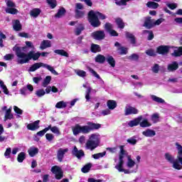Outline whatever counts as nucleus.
<instances>
[{"instance_id": "29", "label": "nucleus", "mask_w": 182, "mask_h": 182, "mask_svg": "<svg viewBox=\"0 0 182 182\" xmlns=\"http://www.w3.org/2000/svg\"><path fill=\"white\" fill-rule=\"evenodd\" d=\"M107 106L110 110H114L117 107V103L114 100H109L107 102Z\"/></svg>"}, {"instance_id": "22", "label": "nucleus", "mask_w": 182, "mask_h": 182, "mask_svg": "<svg viewBox=\"0 0 182 182\" xmlns=\"http://www.w3.org/2000/svg\"><path fill=\"white\" fill-rule=\"evenodd\" d=\"M142 134L145 136V137H154V136H156V131L147 129L142 132Z\"/></svg>"}, {"instance_id": "53", "label": "nucleus", "mask_w": 182, "mask_h": 182, "mask_svg": "<svg viewBox=\"0 0 182 182\" xmlns=\"http://www.w3.org/2000/svg\"><path fill=\"white\" fill-rule=\"evenodd\" d=\"M83 31H85V27L81 24L80 25L79 28L75 29V33L77 36H79V35H80Z\"/></svg>"}, {"instance_id": "54", "label": "nucleus", "mask_w": 182, "mask_h": 182, "mask_svg": "<svg viewBox=\"0 0 182 182\" xmlns=\"http://www.w3.org/2000/svg\"><path fill=\"white\" fill-rule=\"evenodd\" d=\"M139 56L136 53H133L131 55L128 57L129 60H134L135 62H137L139 60Z\"/></svg>"}, {"instance_id": "18", "label": "nucleus", "mask_w": 182, "mask_h": 182, "mask_svg": "<svg viewBox=\"0 0 182 182\" xmlns=\"http://www.w3.org/2000/svg\"><path fill=\"white\" fill-rule=\"evenodd\" d=\"M39 123H41V121L37 120L33 123L27 124L28 130H31V132H35V130H38V129H39Z\"/></svg>"}, {"instance_id": "42", "label": "nucleus", "mask_w": 182, "mask_h": 182, "mask_svg": "<svg viewBox=\"0 0 182 182\" xmlns=\"http://www.w3.org/2000/svg\"><path fill=\"white\" fill-rule=\"evenodd\" d=\"M140 127H150L151 126V124L149 122V120L147 119H143L142 122H139Z\"/></svg>"}, {"instance_id": "27", "label": "nucleus", "mask_w": 182, "mask_h": 182, "mask_svg": "<svg viewBox=\"0 0 182 182\" xmlns=\"http://www.w3.org/2000/svg\"><path fill=\"white\" fill-rule=\"evenodd\" d=\"M50 46H52V44H50V41L43 40L41 43L40 49H41V50H43L47 48H50Z\"/></svg>"}, {"instance_id": "21", "label": "nucleus", "mask_w": 182, "mask_h": 182, "mask_svg": "<svg viewBox=\"0 0 182 182\" xmlns=\"http://www.w3.org/2000/svg\"><path fill=\"white\" fill-rule=\"evenodd\" d=\"M173 53H171V56H173V58H178L180 56H182V46L181 47H173Z\"/></svg>"}, {"instance_id": "10", "label": "nucleus", "mask_w": 182, "mask_h": 182, "mask_svg": "<svg viewBox=\"0 0 182 182\" xmlns=\"http://www.w3.org/2000/svg\"><path fill=\"white\" fill-rule=\"evenodd\" d=\"M68 151H69V149L68 148H65V149H59L57 151V159L58 160V161H60V163H62V161H63V159L65 158V154H66V153H68Z\"/></svg>"}, {"instance_id": "14", "label": "nucleus", "mask_w": 182, "mask_h": 182, "mask_svg": "<svg viewBox=\"0 0 182 182\" xmlns=\"http://www.w3.org/2000/svg\"><path fill=\"white\" fill-rule=\"evenodd\" d=\"M124 112L125 116H129V114H137V113H139V110L129 105H127L125 107Z\"/></svg>"}, {"instance_id": "28", "label": "nucleus", "mask_w": 182, "mask_h": 182, "mask_svg": "<svg viewBox=\"0 0 182 182\" xmlns=\"http://www.w3.org/2000/svg\"><path fill=\"white\" fill-rule=\"evenodd\" d=\"M66 15V9L65 8L61 7L60 9H58L57 14L55 15V18H63V16H65Z\"/></svg>"}, {"instance_id": "55", "label": "nucleus", "mask_w": 182, "mask_h": 182, "mask_svg": "<svg viewBox=\"0 0 182 182\" xmlns=\"http://www.w3.org/2000/svg\"><path fill=\"white\" fill-rule=\"evenodd\" d=\"M105 31H107V32H109L110 31L113 30V24L110 23H106L105 24L104 26Z\"/></svg>"}, {"instance_id": "62", "label": "nucleus", "mask_w": 182, "mask_h": 182, "mask_svg": "<svg viewBox=\"0 0 182 182\" xmlns=\"http://www.w3.org/2000/svg\"><path fill=\"white\" fill-rule=\"evenodd\" d=\"M46 139L48 141H52L55 139V136L53 134H46Z\"/></svg>"}, {"instance_id": "12", "label": "nucleus", "mask_w": 182, "mask_h": 182, "mask_svg": "<svg viewBox=\"0 0 182 182\" xmlns=\"http://www.w3.org/2000/svg\"><path fill=\"white\" fill-rule=\"evenodd\" d=\"M143 26L146 28V29L154 28V19H151L150 16L146 17Z\"/></svg>"}, {"instance_id": "50", "label": "nucleus", "mask_w": 182, "mask_h": 182, "mask_svg": "<svg viewBox=\"0 0 182 182\" xmlns=\"http://www.w3.org/2000/svg\"><path fill=\"white\" fill-rule=\"evenodd\" d=\"M104 156H106V151L93 154L92 156V159H95V160H99V159L104 157Z\"/></svg>"}, {"instance_id": "38", "label": "nucleus", "mask_w": 182, "mask_h": 182, "mask_svg": "<svg viewBox=\"0 0 182 182\" xmlns=\"http://www.w3.org/2000/svg\"><path fill=\"white\" fill-rule=\"evenodd\" d=\"M12 107L9 108L5 114V119L11 120V119H14V114H12Z\"/></svg>"}, {"instance_id": "25", "label": "nucleus", "mask_w": 182, "mask_h": 182, "mask_svg": "<svg viewBox=\"0 0 182 182\" xmlns=\"http://www.w3.org/2000/svg\"><path fill=\"white\" fill-rule=\"evenodd\" d=\"M28 153L30 157H35V156L39 153V149L36 147H31L28 149Z\"/></svg>"}, {"instance_id": "5", "label": "nucleus", "mask_w": 182, "mask_h": 182, "mask_svg": "<svg viewBox=\"0 0 182 182\" xmlns=\"http://www.w3.org/2000/svg\"><path fill=\"white\" fill-rule=\"evenodd\" d=\"M41 68H45L46 69L51 72L53 75H55V76H58L59 75L58 72L55 70L53 67L41 62L35 63L34 64L31 65V67L28 68V72H36V70H38V69H41Z\"/></svg>"}, {"instance_id": "3", "label": "nucleus", "mask_w": 182, "mask_h": 182, "mask_svg": "<svg viewBox=\"0 0 182 182\" xmlns=\"http://www.w3.org/2000/svg\"><path fill=\"white\" fill-rule=\"evenodd\" d=\"M49 55L48 52L40 53L39 51L35 52L33 50L30 51L27 54H23V63H29V60H38L41 56L46 58Z\"/></svg>"}, {"instance_id": "64", "label": "nucleus", "mask_w": 182, "mask_h": 182, "mask_svg": "<svg viewBox=\"0 0 182 182\" xmlns=\"http://www.w3.org/2000/svg\"><path fill=\"white\" fill-rule=\"evenodd\" d=\"M88 182H103L102 179H95L93 178H89L87 180Z\"/></svg>"}, {"instance_id": "41", "label": "nucleus", "mask_w": 182, "mask_h": 182, "mask_svg": "<svg viewBox=\"0 0 182 182\" xmlns=\"http://www.w3.org/2000/svg\"><path fill=\"white\" fill-rule=\"evenodd\" d=\"M50 80H52V77L50 75L46 76L42 83V86L43 87H46V86H48V85H49V83H50Z\"/></svg>"}, {"instance_id": "2", "label": "nucleus", "mask_w": 182, "mask_h": 182, "mask_svg": "<svg viewBox=\"0 0 182 182\" xmlns=\"http://www.w3.org/2000/svg\"><path fill=\"white\" fill-rule=\"evenodd\" d=\"M106 18H107L106 15L99 11H95L93 10H91L88 13V21L90 22L91 26H92L93 28H99V26L102 25V22H100V20L104 21V19H106Z\"/></svg>"}, {"instance_id": "57", "label": "nucleus", "mask_w": 182, "mask_h": 182, "mask_svg": "<svg viewBox=\"0 0 182 182\" xmlns=\"http://www.w3.org/2000/svg\"><path fill=\"white\" fill-rule=\"evenodd\" d=\"M27 48H29L30 49H35L33 43L31 41H26V46L23 47V50H26Z\"/></svg>"}, {"instance_id": "43", "label": "nucleus", "mask_w": 182, "mask_h": 182, "mask_svg": "<svg viewBox=\"0 0 182 182\" xmlns=\"http://www.w3.org/2000/svg\"><path fill=\"white\" fill-rule=\"evenodd\" d=\"M89 70L92 73V76H94L97 79H99L100 80H101V83H103V84L105 83V81H103V80H102V78L100 77V75H99V74H97V73H96V71H95V70L90 68Z\"/></svg>"}, {"instance_id": "61", "label": "nucleus", "mask_w": 182, "mask_h": 182, "mask_svg": "<svg viewBox=\"0 0 182 182\" xmlns=\"http://www.w3.org/2000/svg\"><path fill=\"white\" fill-rule=\"evenodd\" d=\"M7 8H16V4L11 0L7 1L6 2Z\"/></svg>"}, {"instance_id": "23", "label": "nucleus", "mask_w": 182, "mask_h": 182, "mask_svg": "<svg viewBox=\"0 0 182 182\" xmlns=\"http://www.w3.org/2000/svg\"><path fill=\"white\" fill-rule=\"evenodd\" d=\"M150 97L151 100H153V102H156V103H159L161 105H166V101L163 98H161L154 95H151Z\"/></svg>"}, {"instance_id": "1", "label": "nucleus", "mask_w": 182, "mask_h": 182, "mask_svg": "<svg viewBox=\"0 0 182 182\" xmlns=\"http://www.w3.org/2000/svg\"><path fill=\"white\" fill-rule=\"evenodd\" d=\"M102 127V124L95 123L92 122H87V125L81 126L79 124H77L72 128L73 133L74 136H77V134H89L90 132H93V130H99Z\"/></svg>"}, {"instance_id": "20", "label": "nucleus", "mask_w": 182, "mask_h": 182, "mask_svg": "<svg viewBox=\"0 0 182 182\" xmlns=\"http://www.w3.org/2000/svg\"><path fill=\"white\" fill-rule=\"evenodd\" d=\"M176 149L178 150V155H177V159L179 164H181L182 166V146L176 143Z\"/></svg>"}, {"instance_id": "16", "label": "nucleus", "mask_w": 182, "mask_h": 182, "mask_svg": "<svg viewBox=\"0 0 182 182\" xmlns=\"http://www.w3.org/2000/svg\"><path fill=\"white\" fill-rule=\"evenodd\" d=\"M141 120H143V117L139 116V117L129 121L128 122L127 125L129 126V127H134L136 126H139V124H140V122H141Z\"/></svg>"}, {"instance_id": "44", "label": "nucleus", "mask_w": 182, "mask_h": 182, "mask_svg": "<svg viewBox=\"0 0 182 182\" xmlns=\"http://www.w3.org/2000/svg\"><path fill=\"white\" fill-rule=\"evenodd\" d=\"M127 159H128V161H127V167H129V168H132V167H134V164H136V162H134V161L132 159L130 156H128Z\"/></svg>"}, {"instance_id": "31", "label": "nucleus", "mask_w": 182, "mask_h": 182, "mask_svg": "<svg viewBox=\"0 0 182 182\" xmlns=\"http://www.w3.org/2000/svg\"><path fill=\"white\" fill-rule=\"evenodd\" d=\"M95 62H97V63L103 64L106 62V57L102 54H99L95 57Z\"/></svg>"}, {"instance_id": "58", "label": "nucleus", "mask_w": 182, "mask_h": 182, "mask_svg": "<svg viewBox=\"0 0 182 182\" xmlns=\"http://www.w3.org/2000/svg\"><path fill=\"white\" fill-rule=\"evenodd\" d=\"M52 133H54V134H57V136H60V131L59 130V128L58 127H51V131Z\"/></svg>"}, {"instance_id": "34", "label": "nucleus", "mask_w": 182, "mask_h": 182, "mask_svg": "<svg viewBox=\"0 0 182 182\" xmlns=\"http://www.w3.org/2000/svg\"><path fill=\"white\" fill-rule=\"evenodd\" d=\"M100 50H102L100 46L93 43L91 45V52H92V53H97V52H100Z\"/></svg>"}, {"instance_id": "6", "label": "nucleus", "mask_w": 182, "mask_h": 182, "mask_svg": "<svg viewBox=\"0 0 182 182\" xmlns=\"http://www.w3.org/2000/svg\"><path fill=\"white\" fill-rule=\"evenodd\" d=\"M165 159L168 162L171 163L172 165L173 168H175V170H181L182 166L180 164V162H178V159L177 158L176 160L174 159V157L168 154H165Z\"/></svg>"}, {"instance_id": "32", "label": "nucleus", "mask_w": 182, "mask_h": 182, "mask_svg": "<svg viewBox=\"0 0 182 182\" xmlns=\"http://www.w3.org/2000/svg\"><path fill=\"white\" fill-rule=\"evenodd\" d=\"M177 69H178V63H177V62H173L168 65V72H174V70H177Z\"/></svg>"}, {"instance_id": "33", "label": "nucleus", "mask_w": 182, "mask_h": 182, "mask_svg": "<svg viewBox=\"0 0 182 182\" xmlns=\"http://www.w3.org/2000/svg\"><path fill=\"white\" fill-rule=\"evenodd\" d=\"M30 15L33 18H38L39 15H41V9H33L30 11Z\"/></svg>"}, {"instance_id": "56", "label": "nucleus", "mask_w": 182, "mask_h": 182, "mask_svg": "<svg viewBox=\"0 0 182 182\" xmlns=\"http://www.w3.org/2000/svg\"><path fill=\"white\" fill-rule=\"evenodd\" d=\"M75 73L76 75H77V76H80V77H86V72L83 71L82 70H75Z\"/></svg>"}, {"instance_id": "7", "label": "nucleus", "mask_w": 182, "mask_h": 182, "mask_svg": "<svg viewBox=\"0 0 182 182\" xmlns=\"http://www.w3.org/2000/svg\"><path fill=\"white\" fill-rule=\"evenodd\" d=\"M92 38L95 41H103L106 38V33L103 31H97L91 33Z\"/></svg>"}, {"instance_id": "8", "label": "nucleus", "mask_w": 182, "mask_h": 182, "mask_svg": "<svg viewBox=\"0 0 182 182\" xmlns=\"http://www.w3.org/2000/svg\"><path fill=\"white\" fill-rule=\"evenodd\" d=\"M51 171L55 175V178L57 180H60V178L63 177V171H62V168L58 166H53L51 168Z\"/></svg>"}, {"instance_id": "9", "label": "nucleus", "mask_w": 182, "mask_h": 182, "mask_svg": "<svg viewBox=\"0 0 182 182\" xmlns=\"http://www.w3.org/2000/svg\"><path fill=\"white\" fill-rule=\"evenodd\" d=\"M123 159H124V155L119 154V164L115 166V168H117V170H118V171H119L120 173L124 171L125 174H127V171L123 168V164H124V161H123Z\"/></svg>"}, {"instance_id": "35", "label": "nucleus", "mask_w": 182, "mask_h": 182, "mask_svg": "<svg viewBox=\"0 0 182 182\" xmlns=\"http://www.w3.org/2000/svg\"><path fill=\"white\" fill-rule=\"evenodd\" d=\"M54 53L57 55H60V56H65V58H69V53L66 52L65 50H55Z\"/></svg>"}, {"instance_id": "49", "label": "nucleus", "mask_w": 182, "mask_h": 182, "mask_svg": "<svg viewBox=\"0 0 182 182\" xmlns=\"http://www.w3.org/2000/svg\"><path fill=\"white\" fill-rule=\"evenodd\" d=\"M117 25L118 26V28L120 29H123L124 28V23L123 22V20L120 18H118L116 19Z\"/></svg>"}, {"instance_id": "26", "label": "nucleus", "mask_w": 182, "mask_h": 182, "mask_svg": "<svg viewBox=\"0 0 182 182\" xmlns=\"http://www.w3.org/2000/svg\"><path fill=\"white\" fill-rule=\"evenodd\" d=\"M82 86L85 89L87 88L85 99H86L87 102H89V100H90V93L92 92V87H87V83L83 84Z\"/></svg>"}, {"instance_id": "48", "label": "nucleus", "mask_w": 182, "mask_h": 182, "mask_svg": "<svg viewBox=\"0 0 182 182\" xmlns=\"http://www.w3.org/2000/svg\"><path fill=\"white\" fill-rule=\"evenodd\" d=\"M66 106L67 104L64 101H60L55 105L56 109H65Z\"/></svg>"}, {"instance_id": "13", "label": "nucleus", "mask_w": 182, "mask_h": 182, "mask_svg": "<svg viewBox=\"0 0 182 182\" xmlns=\"http://www.w3.org/2000/svg\"><path fill=\"white\" fill-rule=\"evenodd\" d=\"M14 52H15L17 58H23V47L19 46V44H16L14 48H13Z\"/></svg>"}, {"instance_id": "19", "label": "nucleus", "mask_w": 182, "mask_h": 182, "mask_svg": "<svg viewBox=\"0 0 182 182\" xmlns=\"http://www.w3.org/2000/svg\"><path fill=\"white\" fill-rule=\"evenodd\" d=\"M12 23L14 31H16V32L22 31V24H21V21L18 19L13 20Z\"/></svg>"}, {"instance_id": "37", "label": "nucleus", "mask_w": 182, "mask_h": 182, "mask_svg": "<svg viewBox=\"0 0 182 182\" xmlns=\"http://www.w3.org/2000/svg\"><path fill=\"white\" fill-rule=\"evenodd\" d=\"M144 35H148V41H152L154 38V34L152 31L144 30L143 31Z\"/></svg>"}, {"instance_id": "15", "label": "nucleus", "mask_w": 182, "mask_h": 182, "mask_svg": "<svg viewBox=\"0 0 182 182\" xmlns=\"http://www.w3.org/2000/svg\"><path fill=\"white\" fill-rule=\"evenodd\" d=\"M170 50V46H161L156 48V53L159 55H167Z\"/></svg>"}, {"instance_id": "30", "label": "nucleus", "mask_w": 182, "mask_h": 182, "mask_svg": "<svg viewBox=\"0 0 182 182\" xmlns=\"http://www.w3.org/2000/svg\"><path fill=\"white\" fill-rule=\"evenodd\" d=\"M105 60H107V63L112 66V68H114L116 66V60L112 55H107Z\"/></svg>"}, {"instance_id": "17", "label": "nucleus", "mask_w": 182, "mask_h": 182, "mask_svg": "<svg viewBox=\"0 0 182 182\" xmlns=\"http://www.w3.org/2000/svg\"><path fill=\"white\" fill-rule=\"evenodd\" d=\"M114 46H116L117 48V50L119 53V55H127L128 53V48L122 46V45L120 44V43L119 42H115L114 43Z\"/></svg>"}, {"instance_id": "4", "label": "nucleus", "mask_w": 182, "mask_h": 182, "mask_svg": "<svg viewBox=\"0 0 182 182\" xmlns=\"http://www.w3.org/2000/svg\"><path fill=\"white\" fill-rule=\"evenodd\" d=\"M99 144H100L99 134H92L85 143V149L87 150H91V151H93V150H95V149H96Z\"/></svg>"}, {"instance_id": "24", "label": "nucleus", "mask_w": 182, "mask_h": 182, "mask_svg": "<svg viewBox=\"0 0 182 182\" xmlns=\"http://www.w3.org/2000/svg\"><path fill=\"white\" fill-rule=\"evenodd\" d=\"M125 35L127 39H130V43H132L133 46H136V37L134 36V35L129 32H126Z\"/></svg>"}, {"instance_id": "40", "label": "nucleus", "mask_w": 182, "mask_h": 182, "mask_svg": "<svg viewBox=\"0 0 182 182\" xmlns=\"http://www.w3.org/2000/svg\"><path fill=\"white\" fill-rule=\"evenodd\" d=\"M47 4L49 5L51 9H55L58 6V2L56 0H47Z\"/></svg>"}, {"instance_id": "36", "label": "nucleus", "mask_w": 182, "mask_h": 182, "mask_svg": "<svg viewBox=\"0 0 182 182\" xmlns=\"http://www.w3.org/2000/svg\"><path fill=\"white\" fill-rule=\"evenodd\" d=\"M19 12L18 9H15V7L11 8H6V13L10 14L11 15H17V14Z\"/></svg>"}, {"instance_id": "59", "label": "nucleus", "mask_w": 182, "mask_h": 182, "mask_svg": "<svg viewBox=\"0 0 182 182\" xmlns=\"http://www.w3.org/2000/svg\"><path fill=\"white\" fill-rule=\"evenodd\" d=\"M145 53H146L148 56H156L157 55V53L153 49L146 50Z\"/></svg>"}, {"instance_id": "63", "label": "nucleus", "mask_w": 182, "mask_h": 182, "mask_svg": "<svg viewBox=\"0 0 182 182\" xmlns=\"http://www.w3.org/2000/svg\"><path fill=\"white\" fill-rule=\"evenodd\" d=\"M17 161L18 163H22L23 161V152H21L17 157Z\"/></svg>"}, {"instance_id": "11", "label": "nucleus", "mask_w": 182, "mask_h": 182, "mask_svg": "<svg viewBox=\"0 0 182 182\" xmlns=\"http://www.w3.org/2000/svg\"><path fill=\"white\" fill-rule=\"evenodd\" d=\"M72 154L73 156L77 157L78 160H81L82 157H85V152L83 151V150L77 149V147H76V146H74L73 149L72 151Z\"/></svg>"}, {"instance_id": "60", "label": "nucleus", "mask_w": 182, "mask_h": 182, "mask_svg": "<svg viewBox=\"0 0 182 182\" xmlns=\"http://www.w3.org/2000/svg\"><path fill=\"white\" fill-rule=\"evenodd\" d=\"M151 70L154 73H159V71L160 70V65H159V64H154L151 68Z\"/></svg>"}, {"instance_id": "39", "label": "nucleus", "mask_w": 182, "mask_h": 182, "mask_svg": "<svg viewBox=\"0 0 182 182\" xmlns=\"http://www.w3.org/2000/svg\"><path fill=\"white\" fill-rule=\"evenodd\" d=\"M146 6L148 8H151V9H157V8H159V4H157L154 1H149L146 4Z\"/></svg>"}, {"instance_id": "45", "label": "nucleus", "mask_w": 182, "mask_h": 182, "mask_svg": "<svg viewBox=\"0 0 182 182\" xmlns=\"http://www.w3.org/2000/svg\"><path fill=\"white\" fill-rule=\"evenodd\" d=\"M159 119L160 115L159 114V113H154L151 117V122H153V123H157Z\"/></svg>"}, {"instance_id": "52", "label": "nucleus", "mask_w": 182, "mask_h": 182, "mask_svg": "<svg viewBox=\"0 0 182 182\" xmlns=\"http://www.w3.org/2000/svg\"><path fill=\"white\" fill-rule=\"evenodd\" d=\"M36 95H37V97H43V96L46 95V92H45V90L43 89H40L36 92Z\"/></svg>"}, {"instance_id": "51", "label": "nucleus", "mask_w": 182, "mask_h": 182, "mask_svg": "<svg viewBox=\"0 0 182 182\" xmlns=\"http://www.w3.org/2000/svg\"><path fill=\"white\" fill-rule=\"evenodd\" d=\"M85 16V11L80 10H75V18L77 19L83 18Z\"/></svg>"}, {"instance_id": "47", "label": "nucleus", "mask_w": 182, "mask_h": 182, "mask_svg": "<svg viewBox=\"0 0 182 182\" xmlns=\"http://www.w3.org/2000/svg\"><path fill=\"white\" fill-rule=\"evenodd\" d=\"M137 137H136V136H134L129 139H128L127 140V143H129V144H132V146H134L137 144Z\"/></svg>"}, {"instance_id": "46", "label": "nucleus", "mask_w": 182, "mask_h": 182, "mask_svg": "<svg viewBox=\"0 0 182 182\" xmlns=\"http://www.w3.org/2000/svg\"><path fill=\"white\" fill-rule=\"evenodd\" d=\"M90 168H92V164H87L82 168L81 171L82 173H89Z\"/></svg>"}]
</instances>
